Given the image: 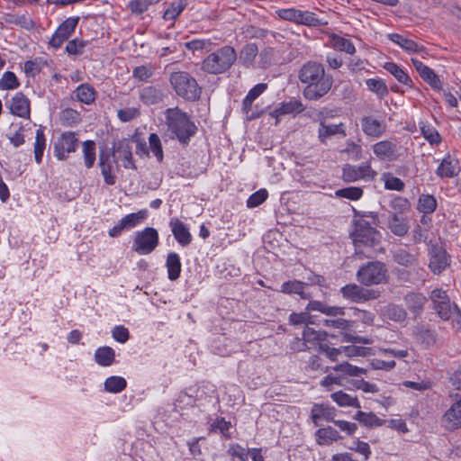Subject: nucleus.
Instances as JSON below:
<instances>
[{
    "label": "nucleus",
    "mask_w": 461,
    "mask_h": 461,
    "mask_svg": "<svg viewBox=\"0 0 461 461\" xmlns=\"http://www.w3.org/2000/svg\"><path fill=\"white\" fill-rule=\"evenodd\" d=\"M60 120L68 125H72L80 121V114L74 109L67 108L60 113Z\"/></svg>",
    "instance_id": "e2e57ef3"
},
{
    "label": "nucleus",
    "mask_w": 461,
    "mask_h": 461,
    "mask_svg": "<svg viewBox=\"0 0 461 461\" xmlns=\"http://www.w3.org/2000/svg\"><path fill=\"white\" fill-rule=\"evenodd\" d=\"M146 217L145 211H140L138 212H133L125 215L120 221H122V225L124 226L126 230L135 227L139 224L142 220Z\"/></svg>",
    "instance_id": "5fc2aeb1"
},
{
    "label": "nucleus",
    "mask_w": 461,
    "mask_h": 461,
    "mask_svg": "<svg viewBox=\"0 0 461 461\" xmlns=\"http://www.w3.org/2000/svg\"><path fill=\"white\" fill-rule=\"evenodd\" d=\"M236 59L235 49L226 45L208 55L203 61L202 69L209 74H221L226 72Z\"/></svg>",
    "instance_id": "20e7f679"
},
{
    "label": "nucleus",
    "mask_w": 461,
    "mask_h": 461,
    "mask_svg": "<svg viewBox=\"0 0 461 461\" xmlns=\"http://www.w3.org/2000/svg\"><path fill=\"white\" fill-rule=\"evenodd\" d=\"M306 369L319 372L321 374L327 373L330 369V366L324 364L323 359L319 355H312L306 361Z\"/></svg>",
    "instance_id": "3c124183"
},
{
    "label": "nucleus",
    "mask_w": 461,
    "mask_h": 461,
    "mask_svg": "<svg viewBox=\"0 0 461 461\" xmlns=\"http://www.w3.org/2000/svg\"><path fill=\"white\" fill-rule=\"evenodd\" d=\"M140 100L147 105L157 104L163 101V91L153 86L144 87L140 93Z\"/></svg>",
    "instance_id": "bb28decb"
},
{
    "label": "nucleus",
    "mask_w": 461,
    "mask_h": 461,
    "mask_svg": "<svg viewBox=\"0 0 461 461\" xmlns=\"http://www.w3.org/2000/svg\"><path fill=\"white\" fill-rule=\"evenodd\" d=\"M154 73V68L151 65L136 67L133 71V77L140 81L148 80Z\"/></svg>",
    "instance_id": "0e129e2a"
},
{
    "label": "nucleus",
    "mask_w": 461,
    "mask_h": 461,
    "mask_svg": "<svg viewBox=\"0 0 461 461\" xmlns=\"http://www.w3.org/2000/svg\"><path fill=\"white\" fill-rule=\"evenodd\" d=\"M116 163L110 152L102 151L99 155L98 165L105 184L113 185L116 183L113 164Z\"/></svg>",
    "instance_id": "a211bd4d"
},
{
    "label": "nucleus",
    "mask_w": 461,
    "mask_h": 461,
    "mask_svg": "<svg viewBox=\"0 0 461 461\" xmlns=\"http://www.w3.org/2000/svg\"><path fill=\"white\" fill-rule=\"evenodd\" d=\"M267 88L265 83H259L249 90L247 96L243 100L242 110L249 115L251 110L252 103Z\"/></svg>",
    "instance_id": "4c0bfd02"
},
{
    "label": "nucleus",
    "mask_w": 461,
    "mask_h": 461,
    "mask_svg": "<svg viewBox=\"0 0 461 461\" xmlns=\"http://www.w3.org/2000/svg\"><path fill=\"white\" fill-rule=\"evenodd\" d=\"M366 85L371 92L375 93L381 99L388 94L385 83L380 78H369L366 81Z\"/></svg>",
    "instance_id": "a18cd8bd"
},
{
    "label": "nucleus",
    "mask_w": 461,
    "mask_h": 461,
    "mask_svg": "<svg viewBox=\"0 0 461 461\" xmlns=\"http://www.w3.org/2000/svg\"><path fill=\"white\" fill-rule=\"evenodd\" d=\"M166 266L167 268L168 278L172 281L176 280L181 273V261L176 252H170L167 257Z\"/></svg>",
    "instance_id": "f704fd0d"
},
{
    "label": "nucleus",
    "mask_w": 461,
    "mask_h": 461,
    "mask_svg": "<svg viewBox=\"0 0 461 461\" xmlns=\"http://www.w3.org/2000/svg\"><path fill=\"white\" fill-rule=\"evenodd\" d=\"M111 155L116 162L121 160L124 168L133 170L137 168L132 159L131 146L129 140L123 139L117 143H113Z\"/></svg>",
    "instance_id": "ddd939ff"
},
{
    "label": "nucleus",
    "mask_w": 461,
    "mask_h": 461,
    "mask_svg": "<svg viewBox=\"0 0 461 461\" xmlns=\"http://www.w3.org/2000/svg\"><path fill=\"white\" fill-rule=\"evenodd\" d=\"M355 420H358L361 424L368 428L380 427L385 423V420H381L373 412H365L362 411H357L354 416Z\"/></svg>",
    "instance_id": "e433bc0d"
},
{
    "label": "nucleus",
    "mask_w": 461,
    "mask_h": 461,
    "mask_svg": "<svg viewBox=\"0 0 461 461\" xmlns=\"http://www.w3.org/2000/svg\"><path fill=\"white\" fill-rule=\"evenodd\" d=\"M315 438L320 446H328L341 438L339 433L330 426L319 429L315 432Z\"/></svg>",
    "instance_id": "c85d7f7f"
},
{
    "label": "nucleus",
    "mask_w": 461,
    "mask_h": 461,
    "mask_svg": "<svg viewBox=\"0 0 461 461\" xmlns=\"http://www.w3.org/2000/svg\"><path fill=\"white\" fill-rule=\"evenodd\" d=\"M307 285L301 281L293 280L285 282L281 286V292L285 294H296L303 299H308L309 295L304 293V288Z\"/></svg>",
    "instance_id": "79ce46f5"
},
{
    "label": "nucleus",
    "mask_w": 461,
    "mask_h": 461,
    "mask_svg": "<svg viewBox=\"0 0 461 461\" xmlns=\"http://www.w3.org/2000/svg\"><path fill=\"white\" fill-rule=\"evenodd\" d=\"M5 21L7 23H14L27 30H31L34 27L33 21L25 15L8 14L5 16Z\"/></svg>",
    "instance_id": "4d7b16f0"
},
{
    "label": "nucleus",
    "mask_w": 461,
    "mask_h": 461,
    "mask_svg": "<svg viewBox=\"0 0 461 461\" xmlns=\"http://www.w3.org/2000/svg\"><path fill=\"white\" fill-rule=\"evenodd\" d=\"M335 417V409L324 404H314L311 411V418L314 425L318 426L320 421L325 420L332 421Z\"/></svg>",
    "instance_id": "393cba45"
},
{
    "label": "nucleus",
    "mask_w": 461,
    "mask_h": 461,
    "mask_svg": "<svg viewBox=\"0 0 461 461\" xmlns=\"http://www.w3.org/2000/svg\"><path fill=\"white\" fill-rule=\"evenodd\" d=\"M330 398L339 407L361 408L360 402L357 396L349 394L344 391H338L330 394Z\"/></svg>",
    "instance_id": "c756f323"
},
{
    "label": "nucleus",
    "mask_w": 461,
    "mask_h": 461,
    "mask_svg": "<svg viewBox=\"0 0 461 461\" xmlns=\"http://www.w3.org/2000/svg\"><path fill=\"white\" fill-rule=\"evenodd\" d=\"M305 106L297 99H291L287 102H283L278 107L270 113V116L276 118V124L279 122V118L286 114H297L303 112Z\"/></svg>",
    "instance_id": "6ab92c4d"
},
{
    "label": "nucleus",
    "mask_w": 461,
    "mask_h": 461,
    "mask_svg": "<svg viewBox=\"0 0 461 461\" xmlns=\"http://www.w3.org/2000/svg\"><path fill=\"white\" fill-rule=\"evenodd\" d=\"M172 233L177 242L182 246L190 244L192 240L191 234L186 225L178 218H172L169 221Z\"/></svg>",
    "instance_id": "412c9836"
},
{
    "label": "nucleus",
    "mask_w": 461,
    "mask_h": 461,
    "mask_svg": "<svg viewBox=\"0 0 461 461\" xmlns=\"http://www.w3.org/2000/svg\"><path fill=\"white\" fill-rule=\"evenodd\" d=\"M440 424L447 431H455L461 428V397L445 411L440 419Z\"/></svg>",
    "instance_id": "f8f14e48"
},
{
    "label": "nucleus",
    "mask_w": 461,
    "mask_h": 461,
    "mask_svg": "<svg viewBox=\"0 0 461 461\" xmlns=\"http://www.w3.org/2000/svg\"><path fill=\"white\" fill-rule=\"evenodd\" d=\"M304 341L310 348H317L320 349V345H323L327 339L328 333L324 330H316L313 328L306 326L303 332Z\"/></svg>",
    "instance_id": "b1692460"
},
{
    "label": "nucleus",
    "mask_w": 461,
    "mask_h": 461,
    "mask_svg": "<svg viewBox=\"0 0 461 461\" xmlns=\"http://www.w3.org/2000/svg\"><path fill=\"white\" fill-rule=\"evenodd\" d=\"M460 171L459 162L456 158L447 155L444 158L437 169L439 177H454Z\"/></svg>",
    "instance_id": "5701e85b"
},
{
    "label": "nucleus",
    "mask_w": 461,
    "mask_h": 461,
    "mask_svg": "<svg viewBox=\"0 0 461 461\" xmlns=\"http://www.w3.org/2000/svg\"><path fill=\"white\" fill-rule=\"evenodd\" d=\"M387 226L394 235L399 237L406 235L410 228L407 220L395 213L389 217Z\"/></svg>",
    "instance_id": "7c9ffc66"
},
{
    "label": "nucleus",
    "mask_w": 461,
    "mask_h": 461,
    "mask_svg": "<svg viewBox=\"0 0 461 461\" xmlns=\"http://www.w3.org/2000/svg\"><path fill=\"white\" fill-rule=\"evenodd\" d=\"M126 380L121 376L108 377L104 382V389L110 393H120L126 387Z\"/></svg>",
    "instance_id": "8fccbe9b"
},
{
    "label": "nucleus",
    "mask_w": 461,
    "mask_h": 461,
    "mask_svg": "<svg viewBox=\"0 0 461 461\" xmlns=\"http://www.w3.org/2000/svg\"><path fill=\"white\" fill-rule=\"evenodd\" d=\"M364 191L361 187L349 186L338 189L335 195L339 198H346L351 201H357L363 196Z\"/></svg>",
    "instance_id": "c03bdc74"
},
{
    "label": "nucleus",
    "mask_w": 461,
    "mask_h": 461,
    "mask_svg": "<svg viewBox=\"0 0 461 461\" xmlns=\"http://www.w3.org/2000/svg\"><path fill=\"white\" fill-rule=\"evenodd\" d=\"M258 54V46L255 43L246 44L240 50V61L243 66L250 68L253 66L256 57Z\"/></svg>",
    "instance_id": "c9c22d12"
},
{
    "label": "nucleus",
    "mask_w": 461,
    "mask_h": 461,
    "mask_svg": "<svg viewBox=\"0 0 461 461\" xmlns=\"http://www.w3.org/2000/svg\"><path fill=\"white\" fill-rule=\"evenodd\" d=\"M158 245V232L152 227H146L135 233L132 250L140 255H148L153 252Z\"/></svg>",
    "instance_id": "0eeeda50"
},
{
    "label": "nucleus",
    "mask_w": 461,
    "mask_h": 461,
    "mask_svg": "<svg viewBox=\"0 0 461 461\" xmlns=\"http://www.w3.org/2000/svg\"><path fill=\"white\" fill-rule=\"evenodd\" d=\"M387 277V268L379 261L368 262L357 272V281L366 286L385 284Z\"/></svg>",
    "instance_id": "423d86ee"
},
{
    "label": "nucleus",
    "mask_w": 461,
    "mask_h": 461,
    "mask_svg": "<svg viewBox=\"0 0 461 461\" xmlns=\"http://www.w3.org/2000/svg\"><path fill=\"white\" fill-rule=\"evenodd\" d=\"M331 46L337 50L344 51L350 55L356 51L355 46L349 40L337 35L331 38Z\"/></svg>",
    "instance_id": "49530a36"
},
{
    "label": "nucleus",
    "mask_w": 461,
    "mask_h": 461,
    "mask_svg": "<svg viewBox=\"0 0 461 461\" xmlns=\"http://www.w3.org/2000/svg\"><path fill=\"white\" fill-rule=\"evenodd\" d=\"M437 208V200L431 194H421L418 201V210L424 214H430Z\"/></svg>",
    "instance_id": "37998d69"
},
{
    "label": "nucleus",
    "mask_w": 461,
    "mask_h": 461,
    "mask_svg": "<svg viewBox=\"0 0 461 461\" xmlns=\"http://www.w3.org/2000/svg\"><path fill=\"white\" fill-rule=\"evenodd\" d=\"M336 135L342 138L347 136L346 127L343 122L329 123L324 119L320 121L318 138L321 143L326 144L329 139Z\"/></svg>",
    "instance_id": "dca6fc26"
},
{
    "label": "nucleus",
    "mask_w": 461,
    "mask_h": 461,
    "mask_svg": "<svg viewBox=\"0 0 461 461\" xmlns=\"http://www.w3.org/2000/svg\"><path fill=\"white\" fill-rule=\"evenodd\" d=\"M374 154L378 159L393 161L398 158V145L391 140H381L372 146Z\"/></svg>",
    "instance_id": "f3484780"
},
{
    "label": "nucleus",
    "mask_w": 461,
    "mask_h": 461,
    "mask_svg": "<svg viewBox=\"0 0 461 461\" xmlns=\"http://www.w3.org/2000/svg\"><path fill=\"white\" fill-rule=\"evenodd\" d=\"M294 23L305 26H318L321 24V22L314 13L297 9Z\"/></svg>",
    "instance_id": "a19ab883"
},
{
    "label": "nucleus",
    "mask_w": 461,
    "mask_h": 461,
    "mask_svg": "<svg viewBox=\"0 0 461 461\" xmlns=\"http://www.w3.org/2000/svg\"><path fill=\"white\" fill-rule=\"evenodd\" d=\"M386 315L393 321H400L406 318L407 313L402 307L393 304L387 307Z\"/></svg>",
    "instance_id": "774afa93"
},
{
    "label": "nucleus",
    "mask_w": 461,
    "mask_h": 461,
    "mask_svg": "<svg viewBox=\"0 0 461 461\" xmlns=\"http://www.w3.org/2000/svg\"><path fill=\"white\" fill-rule=\"evenodd\" d=\"M78 21L79 17H69L65 20L52 35L49 42L50 45H51L54 49H59L75 31Z\"/></svg>",
    "instance_id": "2eb2a0df"
},
{
    "label": "nucleus",
    "mask_w": 461,
    "mask_h": 461,
    "mask_svg": "<svg viewBox=\"0 0 461 461\" xmlns=\"http://www.w3.org/2000/svg\"><path fill=\"white\" fill-rule=\"evenodd\" d=\"M299 79L306 85L303 95L310 101H317L326 95L333 84L332 77L327 75L323 66L315 61H309L301 68Z\"/></svg>",
    "instance_id": "f257e3e1"
},
{
    "label": "nucleus",
    "mask_w": 461,
    "mask_h": 461,
    "mask_svg": "<svg viewBox=\"0 0 461 461\" xmlns=\"http://www.w3.org/2000/svg\"><path fill=\"white\" fill-rule=\"evenodd\" d=\"M388 38L408 53H418L423 50L422 46H420L417 42L403 35L392 33L388 35Z\"/></svg>",
    "instance_id": "a878e982"
},
{
    "label": "nucleus",
    "mask_w": 461,
    "mask_h": 461,
    "mask_svg": "<svg viewBox=\"0 0 461 461\" xmlns=\"http://www.w3.org/2000/svg\"><path fill=\"white\" fill-rule=\"evenodd\" d=\"M377 173L371 167L369 161L360 165L346 164L342 167V179L346 183H353L360 180L372 181Z\"/></svg>",
    "instance_id": "1a4fd4ad"
},
{
    "label": "nucleus",
    "mask_w": 461,
    "mask_h": 461,
    "mask_svg": "<svg viewBox=\"0 0 461 461\" xmlns=\"http://www.w3.org/2000/svg\"><path fill=\"white\" fill-rule=\"evenodd\" d=\"M188 5V0H173L163 14L165 21L174 22Z\"/></svg>",
    "instance_id": "473e14b6"
},
{
    "label": "nucleus",
    "mask_w": 461,
    "mask_h": 461,
    "mask_svg": "<svg viewBox=\"0 0 461 461\" xmlns=\"http://www.w3.org/2000/svg\"><path fill=\"white\" fill-rule=\"evenodd\" d=\"M149 149L158 162L163 160V150L159 137L156 133H151L149 137Z\"/></svg>",
    "instance_id": "13d9d810"
},
{
    "label": "nucleus",
    "mask_w": 461,
    "mask_h": 461,
    "mask_svg": "<svg viewBox=\"0 0 461 461\" xmlns=\"http://www.w3.org/2000/svg\"><path fill=\"white\" fill-rule=\"evenodd\" d=\"M114 350L110 347L98 348L95 353L96 363L102 366H109L114 362Z\"/></svg>",
    "instance_id": "58836bf2"
},
{
    "label": "nucleus",
    "mask_w": 461,
    "mask_h": 461,
    "mask_svg": "<svg viewBox=\"0 0 461 461\" xmlns=\"http://www.w3.org/2000/svg\"><path fill=\"white\" fill-rule=\"evenodd\" d=\"M429 299L432 303L433 310L443 321L449 320L457 312V306L451 303L448 294L442 288L432 290Z\"/></svg>",
    "instance_id": "6e6552de"
},
{
    "label": "nucleus",
    "mask_w": 461,
    "mask_h": 461,
    "mask_svg": "<svg viewBox=\"0 0 461 461\" xmlns=\"http://www.w3.org/2000/svg\"><path fill=\"white\" fill-rule=\"evenodd\" d=\"M249 449H246L242 446L237 443H231L229 445L227 454L232 458H238L240 461H248L249 456Z\"/></svg>",
    "instance_id": "6e6d98bb"
},
{
    "label": "nucleus",
    "mask_w": 461,
    "mask_h": 461,
    "mask_svg": "<svg viewBox=\"0 0 461 461\" xmlns=\"http://www.w3.org/2000/svg\"><path fill=\"white\" fill-rule=\"evenodd\" d=\"M363 131L371 137L378 138L385 131V124L372 116H366L361 120Z\"/></svg>",
    "instance_id": "4be33fe9"
},
{
    "label": "nucleus",
    "mask_w": 461,
    "mask_h": 461,
    "mask_svg": "<svg viewBox=\"0 0 461 461\" xmlns=\"http://www.w3.org/2000/svg\"><path fill=\"white\" fill-rule=\"evenodd\" d=\"M384 68L391 75H393L400 83L406 86H411V79L407 75V73H405V71L402 68H400L396 63L386 62L384 65Z\"/></svg>",
    "instance_id": "ea45409f"
},
{
    "label": "nucleus",
    "mask_w": 461,
    "mask_h": 461,
    "mask_svg": "<svg viewBox=\"0 0 461 461\" xmlns=\"http://www.w3.org/2000/svg\"><path fill=\"white\" fill-rule=\"evenodd\" d=\"M404 301L410 312L420 314L423 311L427 298L421 293H409L405 295Z\"/></svg>",
    "instance_id": "cd10ccee"
},
{
    "label": "nucleus",
    "mask_w": 461,
    "mask_h": 461,
    "mask_svg": "<svg viewBox=\"0 0 461 461\" xmlns=\"http://www.w3.org/2000/svg\"><path fill=\"white\" fill-rule=\"evenodd\" d=\"M169 83L176 94L186 101H196L200 98L202 89L197 81L185 71L170 74Z\"/></svg>",
    "instance_id": "39448f33"
},
{
    "label": "nucleus",
    "mask_w": 461,
    "mask_h": 461,
    "mask_svg": "<svg viewBox=\"0 0 461 461\" xmlns=\"http://www.w3.org/2000/svg\"><path fill=\"white\" fill-rule=\"evenodd\" d=\"M85 165L87 168L93 167L95 161V143L93 140H86L83 143Z\"/></svg>",
    "instance_id": "603ef678"
},
{
    "label": "nucleus",
    "mask_w": 461,
    "mask_h": 461,
    "mask_svg": "<svg viewBox=\"0 0 461 461\" xmlns=\"http://www.w3.org/2000/svg\"><path fill=\"white\" fill-rule=\"evenodd\" d=\"M429 267L435 275H439L450 265L449 256L447 255V251L440 246H429Z\"/></svg>",
    "instance_id": "9b49d317"
},
{
    "label": "nucleus",
    "mask_w": 461,
    "mask_h": 461,
    "mask_svg": "<svg viewBox=\"0 0 461 461\" xmlns=\"http://www.w3.org/2000/svg\"><path fill=\"white\" fill-rule=\"evenodd\" d=\"M268 196V193L266 189H260L249 196L247 201V206L249 208H254L261 204Z\"/></svg>",
    "instance_id": "69168bd1"
},
{
    "label": "nucleus",
    "mask_w": 461,
    "mask_h": 461,
    "mask_svg": "<svg viewBox=\"0 0 461 461\" xmlns=\"http://www.w3.org/2000/svg\"><path fill=\"white\" fill-rule=\"evenodd\" d=\"M332 370L336 372L339 376L342 377L343 382L347 376H360L366 372L365 369L353 366L348 362L336 365L332 367Z\"/></svg>",
    "instance_id": "2f4dec72"
},
{
    "label": "nucleus",
    "mask_w": 461,
    "mask_h": 461,
    "mask_svg": "<svg viewBox=\"0 0 461 461\" xmlns=\"http://www.w3.org/2000/svg\"><path fill=\"white\" fill-rule=\"evenodd\" d=\"M77 99L86 104H91L96 98V93L89 84H81L75 91Z\"/></svg>",
    "instance_id": "72a5a7b5"
},
{
    "label": "nucleus",
    "mask_w": 461,
    "mask_h": 461,
    "mask_svg": "<svg viewBox=\"0 0 461 461\" xmlns=\"http://www.w3.org/2000/svg\"><path fill=\"white\" fill-rule=\"evenodd\" d=\"M165 120L167 131L183 144H187L196 132L197 128L189 115L178 107L167 108Z\"/></svg>",
    "instance_id": "7ed1b4c3"
},
{
    "label": "nucleus",
    "mask_w": 461,
    "mask_h": 461,
    "mask_svg": "<svg viewBox=\"0 0 461 461\" xmlns=\"http://www.w3.org/2000/svg\"><path fill=\"white\" fill-rule=\"evenodd\" d=\"M76 134L71 131L64 132L54 143V154L58 159L63 160L68 153L74 152L77 146Z\"/></svg>",
    "instance_id": "4468645a"
},
{
    "label": "nucleus",
    "mask_w": 461,
    "mask_h": 461,
    "mask_svg": "<svg viewBox=\"0 0 461 461\" xmlns=\"http://www.w3.org/2000/svg\"><path fill=\"white\" fill-rule=\"evenodd\" d=\"M348 449L362 455L366 461L368 460L371 456V449L368 443L361 441L358 438L352 442V445L348 447Z\"/></svg>",
    "instance_id": "680f3d73"
},
{
    "label": "nucleus",
    "mask_w": 461,
    "mask_h": 461,
    "mask_svg": "<svg viewBox=\"0 0 461 461\" xmlns=\"http://www.w3.org/2000/svg\"><path fill=\"white\" fill-rule=\"evenodd\" d=\"M342 151L347 153L353 160H359L362 158L361 146L350 140L347 141L346 148Z\"/></svg>",
    "instance_id": "338daca9"
},
{
    "label": "nucleus",
    "mask_w": 461,
    "mask_h": 461,
    "mask_svg": "<svg viewBox=\"0 0 461 461\" xmlns=\"http://www.w3.org/2000/svg\"><path fill=\"white\" fill-rule=\"evenodd\" d=\"M275 50L271 47L264 48L258 54V66L267 68L271 66L274 60Z\"/></svg>",
    "instance_id": "bf43d9fd"
},
{
    "label": "nucleus",
    "mask_w": 461,
    "mask_h": 461,
    "mask_svg": "<svg viewBox=\"0 0 461 461\" xmlns=\"http://www.w3.org/2000/svg\"><path fill=\"white\" fill-rule=\"evenodd\" d=\"M420 77L426 81L432 88L440 90L442 88V84L438 77L435 74V72L425 66L420 72Z\"/></svg>",
    "instance_id": "de8ad7c7"
},
{
    "label": "nucleus",
    "mask_w": 461,
    "mask_h": 461,
    "mask_svg": "<svg viewBox=\"0 0 461 461\" xmlns=\"http://www.w3.org/2000/svg\"><path fill=\"white\" fill-rule=\"evenodd\" d=\"M393 258L396 263L404 267H411L417 262L416 257L403 249L395 250Z\"/></svg>",
    "instance_id": "09e8293b"
},
{
    "label": "nucleus",
    "mask_w": 461,
    "mask_h": 461,
    "mask_svg": "<svg viewBox=\"0 0 461 461\" xmlns=\"http://www.w3.org/2000/svg\"><path fill=\"white\" fill-rule=\"evenodd\" d=\"M343 298L353 303H365L379 297V293L373 289H366L356 284L347 285L340 289Z\"/></svg>",
    "instance_id": "9d476101"
},
{
    "label": "nucleus",
    "mask_w": 461,
    "mask_h": 461,
    "mask_svg": "<svg viewBox=\"0 0 461 461\" xmlns=\"http://www.w3.org/2000/svg\"><path fill=\"white\" fill-rule=\"evenodd\" d=\"M10 113L21 118L30 117V101L23 93H16L9 105Z\"/></svg>",
    "instance_id": "aec40b11"
},
{
    "label": "nucleus",
    "mask_w": 461,
    "mask_h": 461,
    "mask_svg": "<svg viewBox=\"0 0 461 461\" xmlns=\"http://www.w3.org/2000/svg\"><path fill=\"white\" fill-rule=\"evenodd\" d=\"M20 83L17 77L14 72L6 71L4 73L0 79V89L1 90H13L19 87Z\"/></svg>",
    "instance_id": "864d4df0"
},
{
    "label": "nucleus",
    "mask_w": 461,
    "mask_h": 461,
    "mask_svg": "<svg viewBox=\"0 0 461 461\" xmlns=\"http://www.w3.org/2000/svg\"><path fill=\"white\" fill-rule=\"evenodd\" d=\"M384 187L388 190L402 191L404 183L398 177L393 176L390 173L384 174Z\"/></svg>",
    "instance_id": "052dcab7"
},
{
    "label": "nucleus",
    "mask_w": 461,
    "mask_h": 461,
    "mask_svg": "<svg viewBox=\"0 0 461 461\" xmlns=\"http://www.w3.org/2000/svg\"><path fill=\"white\" fill-rule=\"evenodd\" d=\"M372 223L366 219L356 221V227L351 234L357 254H362L366 258H373L381 240V234Z\"/></svg>",
    "instance_id": "f03ea898"
}]
</instances>
